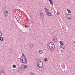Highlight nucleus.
Here are the masks:
<instances>
[{
	"label": "nucleus",
	"instance_id": "11",
	"mask_svg": "<svg viewBox=\"0 0 75 75\" xmlns=\"http://www.w3.org/2000/svg\"><path fill=\"white\" fill-rule=\"evenodd\" d=\"M39 52L40 55H42V53H43L42 51L41 50H40L39 51Z\"/></svg>",
	"mask_w": 75,
	"mask_h": 75
},
{
	"label": "nucleus",
	"instance_id": "16",
	"mask_svg": "<svg viewBox=\"0 0 75 75\" xmlns=\"http://www.w3.org/2000/svg\"><path fill=\"white\" fill-rule=\"evenodd\" d=\"M67 11L69 13H71V11H70V10H69V9H67Z\"/></svg>",
	"mask_w": 75,
	"mask_h": 75
},
{
	"label": "nucleus",
	"instance_id": "6",
	"mask_svg": "<svg viewBox=\"0 0 75 75\" xmlns=\"http://www.w3.org/2000/svg\"><path fill=\"white\" fill-rule=\"evenodd\" d=\"M67 19H69V20H71V15L69 13H68L67 15Z\"/></svg>",
	"mask_w": 75,
	"mask_h": 75
},
{
	"label": "nucleus",
	"instance_id": "14",
	"mask_svg": "<svg viewBox=\"0 0 75 75\" xmlns=\"http://www.w3.org/2000/svg\"><path fill=\"white\" fill-rule=\"evenodd\" d=\"M48 1H49L50 3L52 4V5H53V2L52 1V0H48Z\"/></svg>",
	"mask_w": 75,
	"mask_h": 75
},
{
	"label": "nucleus",
	"instance_id": "5",
	"mask_svg": "<svg viewBox=\"0 0 75 75\" xmlns=\"http://www.w3.org/2000/svg\"><path fill=\"white\" fill-rule=\"evenodd\" d=\"M0 74L1 75H5V71L4 69H2L0 71Z\"/></svg>",
	"mask_w": 75,
	"mask_h": 75
},
{
	"label": "nucleus",
	"instance_id": "15",
	"mask_svg": "<svg viewBox=\"0 0 75 75\" xmlns=\"http://www.w3.org/2000/svg\"><path fill=\"white\" fill-rule=\"evenodd\" d=\"M33 46H34V45H33V44H30V48H33Z\"/></svg>",
	"mask_w": 75,
	"mask_h": 75
},
{
	"label": "nucleus",
	"instance_id": "3",
	"mask_svg": "<svg viewBox=\"0 0 75 75\" xmlns=\"http://www.w3.org/2000/svg\"><path fill=\"white\" fill-rule=\"evenodd\" d=\"M37 65L39 68H42L43 67V63L41 61H39L37 63Z\"/></svg>",
	"mask_w": 75,
	"mask_h": 75
},
{
	"label": "nucleus",
	"instance_id": "22",
	"mask_svg": "<svg viewBox=\"0 0 75 75\" xmlns=\"http://www.w3.org/2000/svg\"><path fill=\"white\" fill-rule=\"evenodd\" d=\"M31 75H35V74H34V73H32Z\"/></svg>",
	"mask_w": 75,
	"mask_h": 75
},
{
	"label": "nucleus",
	"instance_id": "9",
	"mask_svg": "<svg viewBox=\"0 0 75 75\" xmlns=\"http://www.w3.org/2000/svg\"><path fill=\"white\" fill-rule=\"evenodd\" d=\"M53 41L54 42H56L57 41V39L56 37H54L53 38Z\"/></svg>",
	"mask_w": 75,
	"mask_h": 75
},
{
	"label": "nucleus",
	"instance_id": "18",
	"mask_svg": "<svg viewBox=\"0 0 75 75\" xmlns=\"http://www.w3.org/2000/svg\"><path fill=\"white\" fill-rule=\"evenodd\" d=\"M24 67L25 68H27V65H25Z\"/></svg>",
	"mask_w": 75,
	"mask_h": 75
},
{
	"label": "nucleus",
	"instance_id": "7",
	"mask_svg": "<svg viewBox=\"0 0 75 75\" xmlns=\"http://www.w3.org/2000/svg\"><path fill=\"white\" fill-rule=\"evenodd\" d=\"M1 36H2V33H1V32L0 31V41H2L3 40V38L1 37Z\"/></svg>",
	"mask_w": 75,
	"mask_h": 75
},
{
	"label": "nucleus",
	"instance_id": "2",
	"mask_svg": "<svg viewBox=\"0 0 75 75\" xmlns=\"http://www.w3.org/2000/svg\"><path fill=\"white\" fill-rule=\"evenodd\" d=\"M26 57L24 54H23L21 58V60L23 63H25L26 61Z\"/></svg>",
	"mask_w": 75,
	"mask_h": 75
},
{
	"label": "nucleus",
	"instance_id": "23",
	"mask_svg": "<svg viewBox=\"0 0 75 75\" xmlns=\"http://www.w3.org/2000/svg\"><path fill=\"white\" fill-rule=\"evenodd\" d=\"M73 43L75 44V41Z\"/></svg>",
	"mask_w": 75,
	"mask_h": 75
},
{
	"label": "nucleus",
	"instance_id": "13",
	"mask_svg": "<svg viewBox=\"0 0 75 75\" xmlns=\"http://www.w3.org/2000/svg\"><path fill=\"white\" fill-rule=\"evenodd\" d=\"M45 12H46V13H48V12L49 11H48V9L47 8H46L45 9Z\"/></svg>",
	"mask_w": 75,
	"mask_h": 75
},
{
	"label": "nucleus",
	"instance_id": "21",
	"mask_svg": "<svg viewBox=\"0 0 75 75\" xmlns=\"http://www.w3.org/2000/svg\"><path fill=\"white\" fill-rule=\"evenodd\" d=\"M25 28L28 27V26H27V25H25Z\"/></svg>",
	"mask_w": 75,
	"mask_h": 75
},
{
	"label": "nucleus",
	"instance_id": "10",
	"mask_svg": "<svg viewBox=\"0 0 75 75\" xmlns=\"http://www.w3.org/2000/svg\"><path fill=\"white\" fill-rule=\"evenodd\" d=\"M62 48L63 49H62L61 50V52H62V54H63V53H64V50H65V46L64 47V48Z\"/></svg>",
	"mask_w": 75,
	"mask_h": 75
},
{
	"label": "nucleus",
	"instance_id": "4",
	"mask_svg": "<svg viewBox=\"0 0 75 75\" xmlns=\"http://www.w3.org/2000/svg\"><path fill=\"white\" fill-rule=\"evenodd\" d=\"M59 43L60 44V47L61 48H64V47H65V45L64 44H63V42L62 41H60L59 42Z\"/></svg>",
	"mask_w": 75,
	"mask_h": 75
},
{
	"label": "nucleus",
	"instance_id": "12",
	"mask_svg": "<svg viewBox=\"0 0 75 75\" xmlns=\"http://www.w3.org/2000/svg\"><path fill=\"white\" fill-rule=\"evenodd\" d=\"M47 14L48 16H52V14H51V13L50 12H48Z\"/></svg>",
	"mask_w": 75,
	"mask_h": 75
},
{
	"label": "nucleus",
	"instance_id": "19",
	"mask_svg": "<svg viewBox=\"0 0 75 75\" xmlns=\"http://www.w3.org/2000/svg\"><path fill=\"white\" fill-rule=\"evenodd\" d=\"M16 65L14 64L13 66V68H16Z\"/></svg>",
	"mask_w": 75,
	"mask_h": 75
},
{
	"label": "nucleus",
	"instance_id": "8",
	"mask_svg": "<svg viewBox=\"0 0 75 75\" xmlns=\"http://www.w3.org/2000/svg\"><path fill=\"white\" fill-rule=\"evenodd\" d=\"M4 14L5 16H7L8 15V11H6L4 12Z\"/></svg>",
	"mask_w": 75,
	"mask_h": 75
},
{
	"label": "nucleus",
	"instance_id": "20",
	"mask_svg": "<svg viewBox=\"0 0 75 75\" xmlns=\"http://www.w3.org/2000/svg\"><path fill=\"white\" fill-rule=\"evenodd\" d=\"M57 14H58L59 15V14L60 13H59V12H57Z\"/></svg>",
	"mask_w": 75,
	"mask_h": 75
},
{
	"label": "nucleus",
	"instance_id": "17",
	"mask_svg": "<svg viewBox=\"0 0 75 75\" xmlns=\"http://www.w3.org/2000/svg\"><path fill=\"white\" fill-rule=\"evenodd\" d=\"M44 61H45V62H47L48 61V60L47 59V58H45L44 59Z\"/></svg>",
	"mask_w": 75,
	"mask_h": 75
},
{
	"label": "nucleus",
	"instance_id": "1",
	"mask_svg": "<svg viewBox=\"0 0 75 75\" xmlns=\"http://www.w3.org/2000/svg\"><path fill=\"white\" fill-rule=\"evenodd\" d=\"M49 48L50 50H53L55 48V45L53 42H51L49 44Z\"/></svg>",
	"mask_w": 75,
	"mask_h": 75
}]
</instances>
